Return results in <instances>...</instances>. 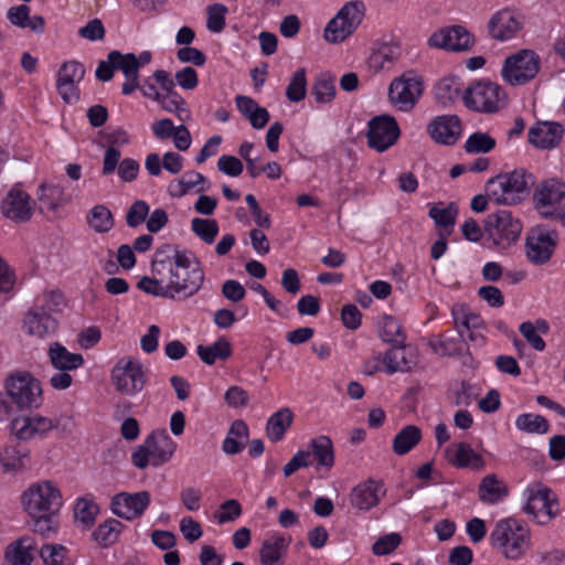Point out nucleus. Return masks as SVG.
<instances>
[{
    "label": "nucleus",
    "instance_id": "1",
    "mask_svg": "<svg viewBox=\"0 0 565 565\" xmlns=\"http://www.w3.org/2000/svg\"><path fill=\"white\" fill-rule=\"evenodd\" d=\"M151 268L162 276L169 299L174 301H184L195 296L205 280L200 260L173 244H164L156 249Z\"/></svg>",
    "mask_w": 565,
    "mask_h": 565
},
{
    "label": "nucleus",
    "instance_id": "2",
    "mask_svg": "<svg viewBox=\"0 0 565 565\" xmlns=\"http://www.w3.org/2000/svg\"><path fill=\"white\" fill-rule=\"evenodd\" d=\"M490 540L505 558L518 559L530 547V529L524 522L508 518L495 523Z\"/></svg>",
    "mask_w": 565,
    "mask_h": 565
},
{
    "label": "nucleus",
    "instance_id": "3",
    "mask_svg": "<svg viewBox=\"0 0 565 565\" xmlns=\"http://www.w3.org/2000/svg\"><path fill=\"white\" fill-rule=\"evenodd\" d=\"M533 177L523 169L499 174L486 184L488 199L497 204L513 205L525 199Z\"/></svg>",
    "mask_w": 565,
    "mask_h": 565
},
{
    "label": "nucleus",
    "instance_id": "4",
    "mask_svg": "<svg viewBox=\"0 0 565 565\" xmlns=\"http://www.w3.org/2000/svg\"><path fill=\"white\" fill-rule=\"evenodd\" d=\"M534 207L547 220L559 222L565 227V183L557 179L541 182L533 194Z\"/></svg>",
    "mask_w": 565,
    "mask_h": 565
},
{
    "label": "nucleus",
    "instance_id": "5",
    "mask_svg": "<svg viewBox=\"0 0 565 565\" xmlns=\"http://www.w3.org/2000/svg\"><path fill=\"white\" fill-rule=\"evenodd\" d=\"M540 68L539 54L533 50L522 49L504 60L501 76L512 86H522L534 79Z\"/></svg>",
    "mask_w": 565,
    "mask_h": 565
},
{
    "label": "nucleus",
    "instance_id": "6",
    "mask_svg": "<svg viewBox=\"0 0 565 565\" xmlns=\"http://www.w3.org/2000/svg\"><path fill=\"white\" fill-rule=\"evenodd\" d=\"M462 100L471 110L492 114L504 106L505 93L497 83L482 79L466 87Z\"/></svg>",
    "mask_w": 565,
    "mask_h": 565
},
{
    "label": "nucleus",
    "instance_id": "7",
    "mask_svg": "<svg viewBox=\"0 0 565 565\" xmlns=\"http://www.w3.org/2000/svg\"><path fill=\"white\" fill-rule=\"evenodd\" d=\"M22 504L30 516L56 514L62 507V497L51 481L39 482L23 492Z\"/></svg>",
    "mask_w": 565,
    "mask_h": 565
},
{
    "label": "nucleus",
    "instance_id": "8",
    "mask_svg": "<svg viewBox=\"0 0 565 565\" xmlns=\"http://www.w3.org/2000/svg\"><path fill=\"white\" fill-rule=\"evenodd\" d=\"M111 383L115 390L125 396L140 393L147 382V371L135 358H122L111 370Z\"/></svg>",
    "mask_w": 565,
    "mask_h": 565
},
{
    "label": "nucleus",
    "instance_id": "9",
    "mask_svg": "<svg viewBox=\"0 0 565 565\" xmlns=\"http://www.w3.org/2000/svg\"><path fill=\"white\" fill-rule=\"evenodd\" d=\"M365 6L360 0L345 3L332 18L326 29L324 39L330 43H340L349 38L361 24Z\"/></svg>",
    "mask_w": 565,
    "mask_h": 565
},
{
    "label": "nucleus",
    "instance_id": "10",
    "mask_svg": "<svg viewBox=\"0 0 565 565\" xmlns=\"http://www.w3.org/2000/svg\"><path fill=\"white\" fill-rule=\"evenodd\" d=\"M522 230L521 221L508 210L491 213L486 220V232L493 245L500 249H507L515 244Z\"/></svg>",
    "mask_w": 565,
    "mask_h": 565
},
{
    "label": "nucleus",
    "instance_id": "11",
    "mask_svg": "<svg viewBox=\"0 0 565 565\" xmlns=\"http://www.w3.org/2000/svg\"><path fill=\"white\" fill-rule=\"evenodd\" d=\"M6 391L21 409L39 407L43 401L41 383L29 372L11 374L6 381Z\"/></svg>",
    "mask_w": 565,
    "mask_h": 565
},
{
    "label": "nucleus",
    "instance_id": "12",
    "mask_svg": "<svg viewBox=\"0 0 565 565\" xmlns=\"http://www.w3.org/2000/svg\"><path fill=\"white\" fill-rule=\"evenodd\" d=\"M526 503L523 510L540 524H546L558 514V502L555 494L546 487L536 484L525 491Z\"/></svg>",
    "mask_w": 565,
    "mask_h": 565
},
{
    "label": "nucleus",
    "instance_id": "13",
    "mask_svg": "<svg viewBox=\"0 0 565 565\" xmlns=\"http://www.w3.org/2000/svg\"><path fill=\"white\" fill-rule=\"evenodd\" d=\"M558 242V233L546 225H536L526 237V256L535 265L547 263Z\"/></svg>",
    "mask_w": 565,
    "mask_h": 565
},
{
    "label": "nucleus",
    "instance_id": "14",
    "mask_svg": "<svg viewBox=\"0 0 565 565\" xmlns=\"http://www.w3.org/2000/svg\"><path fill=\"white\" fill-rule=\"evenodd\" d=\"M398 137L399 128L393 117L383 115L369 121L367 145L370 148L384 152L396 142Z\"/></svg>",
    "mask_w": 565,
    "mask_h": 565
},
{
    "label": "nucleus",
    "instance_id": "15",
    "mask_svg": "<svg viewBox=\"0 0 565 565\" xmlns=\"http://www.w3.org/2000/svg\"><path fill=\"white\" fill-rule=\"evenodd\" d=\"M150 502L151 495L146 490L135 493L120 492L113 497L110 509L117 516L132 521L145 513Z\"/></svg>",
    "mask_w": 565,
    "mask_h": 565
},
{
    "label": "nucleus",
    "instance_id": "16",
    "mask_svg": "<svg viewBox=\"0 0 565 565\" xmlns=\"http://www.w3.org/2000/svg\"><path fill=\"white\" fill-rule=\"evenodd\" d=\"M431 47L465 52L472 47L473 36L461 25H451L434 32L428 39Z\"/></svg>",
    "mask_w": 565,
    "mask_h": 565
},
{
    "label": "nucleus",
    "instance_id": "17",
    "mask_svg": "<svg viewBox=\"0 0 565 565\" xmlns=\"http://www.w3.org/2000/svg\"><path fill=\"white\" fill-rule=\"evenodd\" d=\"M423 92L422 81L417 77L402 76L394 79L388 88L390 102L399 110H411Z\"/></svg>",
    "mask_w": 565,
    "mask_h": 565
},
{
    "label": "nucleus",
    "instance_id": "18",
    "mask_svg": "<svg viewBox=\"0 0 565 565\" xmlns=\"http://www.w3.org/2000/svg\"><path fill=\"white\" fill-rule=\"evenodd\" d=\"M99 135L108 145L103 159L102 173L103 175H109L115 172L119 159L121 158V152L118 147L128 145L130 139L127 131L122 128L109 127L100 131Z\"/></svg>",
    "mask_w": 565,
    "mask_h": 565
},
{
    "label": "nucleus",
    "instance_id": "19",
    "mask_svg": "<svg viewBox=\"0 0 565 565\" xmlns=\"http://www.w3.org/2000/svg\"><path fill=\"white\" fill-rule=\"evenodd\" d=\"M2 214L15 222H28L33 214L30 195L18 188H12L1 202Z\"/></svg>",
    "mask_w": 565,
    "mask_h": 565
},
{
    "label": "nucleus",
    "instance_id": "20",
    "mask_svg": "<svg viewBox=\"0 0 565 565\" xmlns=\"http://www.w3.org/2000/svg\"><path fill=\"white\" fill-rule=\"evenodd\" d=\"M427 132L435 142L451 146L461 134L460 119L456 115L437 116L427 126Z\"/></svg>",
    "mask_w": 565,
    "mask_h": 565
},
{
    "label": "nucleus",
    "instance_id": "21",
    "mask_svg": "<svg viewBox=\"0 0 565 565\" xmlns=\"http://www.w3.org/2000/svg\"><path fill=\"white\" fill-rule=\"evenodd\" d=\"M384 494L385 489L382 481L369 479L352 489L350 502L360 511H369L380 503Z\"/></svg>",
    "mask_w": 565,
    "mask_h": 565
},
{
    "label": "nucleus",
    "instance_id": "22",
    "mask_svg": "<svg viewBox=\"0 0 565 565\" xmlns=\"http://www.w3.org/2000/svg\"><path fill=\"white\" fill-rule=\"evenodd\" d=\"M145 443L150 451V465L153 467L167 463L177 450V443L164 429L153 431Z\"/></svg>",
    "mask_w": 565,
    "mask_h": 565
},
{
    "label": "nucleus",
    "instance_id": "23",
    "mask_svg": "<svg viewBox=\"0 0 565 565\" xmlns=\"http://www.w3.org/2000/svg\"><path fill=\"white\" fill-rule=\"evenodd\" d=\"M109 62L126 77V82L122 84L124 95H130L140 87L137 56L134 53L122 54L119 51H111L109 52Z\"/></svg>",
    "mask_w": 565,
    "mask_h": 565
},
{
    "label": "nucleus",
    "instance_id": "24",
    "mask_svg": "<svg viewBox=\"0 0 565 565\" xmlns=\"http://www.w3.org/2000/svg\"><path fill=\"white\" fill-rule=\"evenodd\" d=\"M23 326L30 335L44 338L53 334L57 329L56 320L44 309V306H34L24 316Z\"/></svg>",
    "mask_w": 565,
    "mask_h": 565
},
{
    "label": "nucleus",
    "instance_id": "25",
    "mask_svg": "<svg viewBox=\"0 0 565 565\" xmlns=\"http://www.w3.org/2000/svg\"><path fill=\"white\" fill-rule=\"evenodd\" d=\"M564 134L563 126L554 121H540L529 130V142L540 149H551L558 145Z\"/></svg>",
    "mask_w": 565,
    "mask_h": 565
},
{
    "label": "nucleus",
    "instance_id": "26",
    "mask_svg": "<svg viewBox=\"0 0 565 565\" xmlns=\"http://www.w3.org/2000/svg\"><path fill=\"white\" fill-rule=\"evenodd\" d=\"M0 467L6 473L18 475L31 467L30 449L23 444L7 446L0 451Z\"/></svg>",
    "mask_w": 565,
    "mask_h": 565
},
{
    "label": "nucleus",
    "instance_id": "27",
    "mask_svg": "<svg viewBox=\"0 0 565 565\" xmlns=\"http://www.w3.org/2000/svg\"><path fill=\"white\" fill-rule=\"evenodd\" d=\"M383 363L387 374L396 372H412L417 366V359L412 348L403 345H392L390 350L384 353Z\"/></svg>",
    "mask_w": 565,
    "mask_h": 565
},
{
    "label": "nucleus",
    "instance_id": "28",
    "mask_svg": "<svg viewBox=\"0 0 565 565\" xmlns=\"http://www.w3.org/2000/svg\"><path fill=\"white\" fill-rule=\"evenodd\" d=\"M446 457L449 463L457 468H470L481 471L486 462L481 455L477 454L467 443H458L446 448Z\"/></svg>",
    "mask_w": 565,
    "mask_h": 565
},
{
    "label": "nucleus",
    "instance_id": "29",
    "mask_svg": "<svg viewBox=\"0 0 565 565\" xmlns=\"http://www.w3.org/2000/svg\"><path fill=\"white\" fill-rule=\"evenodd\" d=\"M290 539L282 534H274L262 543L259 559L262 565H284V557L290 545Z\"/></svg>",
    "mask_w": 565,
    "mask_h": 565
},
{
    "label": "nucleus",
    "instance_id": "30",
    "mask_svg": "<svg viewBox=\"0 0 565 565\" xmlns=\"http://www.w3.org/2000/svg\"><path fill=\"white\" fill-rule=\"evenodd\" d=\"M488 29L493 39L507 41L521 30V22L510 10H501L491 18Z\"/></svg>",
    "mask_w": 565,
    "mask_h": 565
},
{
    "label": "nucleus",
    "instance_id": "31",
    "mask_svg": "<svg viewBox=\"0 0 565 565\" xmlns=\"http://www.w3.org/2000/svg\"><path fill=\"white\" fill-rule=\"evenodd\" d=\"M508 494V486L494 473L484 476L478 487L479 500L486 504H497Z\"/></svg>",
    "mask_w": 565,
    "mask_h": 565
},
{
    "label": "nucleus",
    "instance_id": "32",
    "mask_svg": "<svg viewBox=\"0 0 565 565\" xmlns=\"http://www.w3.org/2000/svg\"><path fill=\"white\" fill-rule=\"evenodd\" d=\"M38 544L31 536H23L7 547L6 558L10 565H30Z\"/></svg>",
    "mask_w": 565,
    "mask_h": 565
},
{
    "label": "nucleus",
    "instance_id": "33",
    "mask_svg": "<svg viewBox=\"0 0 565 565\" xmlns=\"http://www.w3.org/2000/svg\"><path fill=\"white\" fill-rule=\"evenodd\" d=\"M49 358L52 365L58 371H73L84 364L82 354L70 352L58 342H54L50 345Z\"/></svg>",
    "mask_w": 565,
    "mask_h": 565
},
{
    "label": "nucleus",
    "instance_id": "34",
    "mask_svg": "<svg viewBox=\"0 0 565 565\" xmlns=\"http://www.w3.org/2000/svg\"><path fill=\"white\" fill-rule=\"evenodd\" d=\"M294 414L290 408L284 407L274 413L266 424V436L273 443L280 441L292 424Z\"/></svg>",
    "mask_w": 565,
    "mask_h": 565
},
{
    "label": "nucleus",
    "instance_id": "35",
    "mask_svg": "<svg viewBox=\"0 0 565 565\" xmlns=\"http://www.w3.org/2000/svg\"><path fill=\"white\" fill-rule=\"evenodd\" d=\"M465 87L458 77H445L435 86V96L444 107L456 102L459 96H463Z\"/></svg>",
    "mask_w": 565,
    "mask_h": 565
},
{
    "label": "nucleus",
    "instance_id": "36",
    "mask_svg": "<svg viewBox=\"0 0 565 565\" xmlns=\"http://www.w3.org/2000/svg\"><path fill=\"white\" fill-rule=\"evenodd\" d=\"M310 456L312 455L318 463V467L331 469L334 465V450L332 440L324 435H320L309 443Z\"/></svg>",
    "mask_w": 565,
    "mask_h": 565
},
{
    "label": "nucleus",
    "instance_id": "37",
    "mask_svg": "<svg viewBox=\"0 0 565 565\" xmlns=\"http://www.w3.org/2000/svg\"><path fill=\"white\" fill-rule=\"evenodd\" d=\"M422 440V430L416 425L403 427L394 437L392 448L397 456L408 454Z\"/></svg>",
    "mask_w": 565,
    "mask_h": 565
},
{
    "label": "nucleus",
    "instance_id": "38",
    "mask_svg": "<svg viewBox=\"0 0 565 565\" xmlns=\"http://www.w3.org/2000/svg\"><path fill=\"white\" fill-rule=\"evenodd\" d=\"M196 353L205 364L212 365L217 359L222 361L228 359L232 354V348L227 339L221 337L211 345L199 344Z\"/></svg>",
    "mask_w": 565,
    "mask_h": 565
},
{
    "label": "nucleus",
    "instance_id": "39",
    "mask_svg": "<svg viewBox=\"0 0 565 565\" xmlns=\"http://www.w3.org/2000/svg\"><path fill=\"white\" fill-rule=\"evenodd\" d=\"M88 226L98 234L108 233L115 225L111 211L104 204H97L87 213Z\"/></svg>",
    "mask_w": 565,
    "mask_h": 565
},
{
    "label": "nucleus",
    "instance_id": "40",
    "mask_svg": "<svg viewBox=\"0 0 565 565\" xmlns=\"http://www.w3.org/2000/svg\"><path fill=\"white\" fill-rule=\"evenodd\" d=\"M99 512L98 504L89 498H79L74 507L75 522L84 530L89 529Z\"/></svg>",
    "mask_w": 565,
    "mask_h": 565
},
{
    "label": "nucleus",
    "instance_id": "41",
    "mask_svg": "<svg viewBox=\"0 0 565 565\" xmlns=\"http://www.w3.org/2000/svg\"><path fill=\"white\" fill-rule=\"evenodd\" d=\"M380 338L392 345H403L406 334L402 324L392 316H384L380 324Z\"/></svg>",
    "mask_w": 565,
    "mask_h": 565
},
{
    "label": "nucleus",
    "instance_id": "42",
    "mask_svg": "<svg viewBox=\"0 0 565 565\" xmlns=\"http://www.w3.org/2000/svg\"><path fill=\"white\" fill-rule=\"evenodd\" d=\"M451 315L454 318V322L456 329L459 328H468V329H478L484 328L483 320L481 317L475 312H472L469 307L463 303L455 305L451 309Z\"/></svg>",
    "mask_w": 565,
    "mask_h": 565
},
{
    "label": "nucleus",
    "instance_id": "43",
    "mask_svg": "<svg viewBox=\"0 0 565 565\" xmlns=\"http://www.w3.org/2000/svg\"><path fill=\"white\" fill-rule=\"evenodd\" d=\"M157 102L166 111L175 114L180 121L190 120L191 113L186 108L185 100L179 94H161Z\"/></svg>",
    "mask_w": 565,
    "mask_h": 565
},
{
    "label": "nucleus",
    "instance_id": "44",
    "mask_svg": "<svg viewBox=\"0 0 565 565\" xmlns=\"http://www.w3.org/2000/svg\"><path fill=\"white\" fill-rule=\"evenodd\" d=\"M122 527L124 525L120 521L116 519H108L98 525V527L94 531L93 536L104 546H108L118 540Z\"/></svg>",
    "mask_w": 565,
    "mask_h": 565
},
{
    "label": "nucleus",
    "instance_id": "45",
    "mask_svg": "<svg viewBox=\"0 0 565 565\" xmlns=\"http://www.w3.org/2000/svg\"><path fill=\"white\" fill-rule=\"evenodd\" d=\"M515 426L527 434H546L550 429L548 422L543 416L531 413L519 415Z\"/></svg>",
    "mask_w": 565,
    "mask_h": 565
},
{
    "label": "nucleus",
    "instance_id": "46",
    "mask_svg": "<svg viewBox=\"0 0 565 565\" xmlns=\"http://www.w3.org/2000/svg\"><path fill=\"white\" fill-rule=\"evenodd\" d=\"M311 94L317 103H330L335 96L334 79L327 74H321L313 83Z\"/></svg>",
    "mask_w": 565,
    "mask_h": 565
},
{
    "label": "nucleus",
    "instance_id": "47",
    "mask_svg": "<svg viewBox=\"0 0 565 565\" xmlns=\"http://www.w3.org/2000/svg\"><path fill=\"white\" fill-rule=\"evenodd\" d=\"M191 230L205 244H212L218 234L220 227L213 218L195 217L191 221Z\"/></svg>",
    "mask_w": 565,
    "mask_h": 565
},
{
    "label": "nucleus",
    "instance_id": "48",
    "mask_svg": "<svg viewBox=\"0 0 565 565\" xmlns=\"http://www.w3.org/2000/svg\"><path fill=\"white\" fill-rule=\"evenodd\" d=\"M39 553L45 565H72L66 548L60 544H44Z\"/></svg>",
    "mask_w": 565,
    "mask_h": 565
},
{
    "label": "nucleus",
    "instance_id": "49",
    "mask_svg": "<svg viewBox=\"0 0 565 565\" xmlns=\"http://www.w3.org/2000/svg\"><path fill=\"white\" fill-rule=\"evenodd\" d=\"M307 93V78L306 70L299 68L296 71L286 88V97L292 103H298L306 97Z\"/></svg>",
    "mask_w": 565,
    "mask_h": 565
},
{
    "label": "nucleus",
    "instance_id": "50",
    "mask_svg": "<svg viewBox=\"0 0 565 565\" xmlns=\"http://www.w3.org/2000/svg\"><path fill=\"white\" fill-rule=\"evenodd\" d=\"M151 270L153 277H142L138 281L137 287L149 295L169 299L168 288L166 287L167 284L163 281L164 279L152 268Z\"/></svg>",
    "mask_w": 565,
    "mask_h": 565
},
{
    "label": "nucleus",
    "instance_id": "51",
    "mask_svg": "<svg viewBox=\"0 0 565 565\" xmlns=\"http://www.w3.org/2000/svg\"><path fill=\"white\" fill-rule=\"evenodd\" d=\"M495 147V140L486 132H475L465 143L468 153H488Z\"/></svg>",
    "mask_w": 565,
    "mask_h": 565
},
{
    "label": "nucleus",
    "instance_id": "52",
    "mask_svg": "<svg viewBox=\"0 0 565 565\" xmlns=\"http://www.w3.org/2000/svg\"><path fill=\"white\" fill-rule=\"evenodd\" d=\"M10 430L20 440L35 437V416H23L12 419Z\"/></svg>",
    "mask_w": 565,
    "mask_h": 565
},
{
    "label": "nucleus",
    "instance_id": "53",
    "mask_svg": "<svg viewBox=\"0 0 565 565\" xmlns=\"http://www.w3.org/2000/svg\"><path fill=\"white\" fill-rule=\"evenodd\" d=\"M85 67L77 61H68L62 64L57 73V79L78 84L85 76Z\"/></svg>",
    "mask_w": 565,
    "mask_h": 565
},
{
    "label": "nucleus",
    "instance_id": "54",
    "mask_svg": "<svg viewBox=\"0 0 565 565\" xmlns=\"http://www.w3.org/2000/svg\"><path fill=\"white\" fill-rule=\"evenodd\" d=\"M150 211L149 204L143 200L135 201L127 211L126 223L129 227L135 228L141 225Z\"/></svg>",
    "mask_w": 565,
    "mask_h": 565
},
{
    "label": "nucleus",
    "instance_id": "55",
    "mask_svg": "<svg viewBox=\"0 0 565 565\" xmlns=\"http://www.w3.org/2000/svg\"><path fill=\"white\" fill-rule=\"evenodd\" d=\"M39 190V201L43 209L55 210L60 205L63 194L61 188L56 185L41 184Z\"/></svg>",
    "mask_w": 565,
    "mask_h": 565
},
{
    "label": "nucleus",
    "instance_id": "56",
    "mask_svg": "<svg viewBox=\"0 0 565 565\" xmlns=\"http://www.w3.org/2000/svg\"><path fill=\"white\" fill-rule=\"evenodd\" d=\"M395 58L394 49L390 45H382L373 51L369 57L370 66L375 71H382L393 63Z\"/></svg>",
    "mask_w": 565,
    "mask_h": 565
},
{
    "label": "nucleus",
    "instance_id": "57",
    "mask_svg": "<svg viewBox=\"0 0 565 565\" xmlns=\"http://www.w3.org/2000/svg\"><path fill=\"white\" fill-rule=\"evenodd\" d=\"M458 211L454 204H449L446 207L433 206L429 210V216L435 221L438 226H452L456 221Z\"/></svg>",
    "mask_w": 565,
    "mask_h": 565
},
{
    "label": "nucleus",
    "instance_id": "58",
    "mask_svg": "<svg viewBox=\"0 0 565 565\" xmlns=\"http://www.w3.org/2000/svg\"><path fill=\"white\" fill-rule=\"evenodd\" d=\"M402 542L398 533H390L381 536L372 546L374 555L382 556L394 552Z\"/></svg>",
    "mask_w": 565,
    "mask_h": 565
},
{
    "label": "nucleus",
    "instance_id": "59",
    "mask_svg": "<svg viewBox=\"0 0 565 565\" xmlns=\"http://www.w3.org/2000/svg\"><path fill=\"white\" fill-rule=\"evenodd\" d=\"M220 512L215 515L220 524L233 522L242 515V505L235 499L224 501L220 507Z\"/></svg>",
    "mask_w": 565,
    "mask_h": 565
},
{
    "label": "nucleus",
    "instance_id": "60",
    "mask_svg": "<svg viewBox=\"0 0 565 565\" xmlns=\"http://www.w3.org/2000/svg\"><path fill=\"white\" fill-rule=\"evenodd\" d=\"M227 9L223 4H213L207 10L206 26L211 32L220 33L225 26V13Z\"/></svg>",
    "mask_w": 565,
    "mask_h": 565
},
{
    "label": "nucleus",
    "instance_id": "61",
    "mask_svg": "<svg viewBox=\"0 0 565 565\" xmlns=\"http://www.w3.org/2000/svg\"><path fill=\"white\" fill-rule=\"evenodd\" d=\"M311 465L310 451L298 450L292 458L284 466L282 471L286 478L294 475L300 468H307Z\"/></svg>",
    "mask_w": 565,
    "mask_h": 565
},
{
    "label": "nucleus",
    "instance_id": "62",
    "mask_svg": "<svg viewBox=\"0 0 565 565\" xmlns=\"http://www.w3.org/2000/svg\"><path fill=\"white\" fill-rule=\"evenodd\" d=\"M217 169L226 175L238 177L243 172L244 166L238 158L223 154L218 158Z\"/></svg>",
    "mask_w": 565,
    "mask_h": 565
},
{
    "label": "nucleus",
    "instance_id": "63",
    "mask_svg": "<svg viewBox=\"0 0 565 565\" xmlns=\"http://www.w3.org/2000/svg\"><path fill=\"white\" fill-rule=\"evenodd\" d=\"M55 514L31 516L33 519L32 530L34 533L45 537L50 533L55 532L56 521L54 520Z\"/></svg>",
    "mask_w": 565,
    "mask_h": 565
},
{
    "label": "nucleus",
    "instance_id": "64",
    "mask_svg": "<svg viewBox=\"0 0 565 565\" xmlns=\"http://www.w3.org/2000/svg\"><path fill=\"white\" fill-rule=\"evenodd\" d=\"M361 318L359 308L353 303L345 305L341 309L342 323L350 330H355L361 326Z\"/></svg>",
    "mask_w": 565,
    "mask_h": 565
}]
</instances>
